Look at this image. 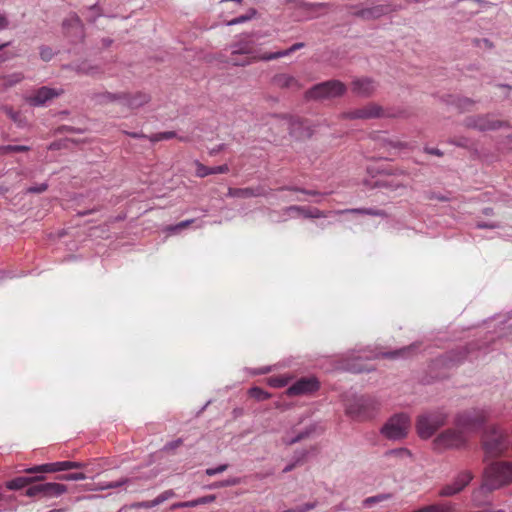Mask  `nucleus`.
I'll list each match as a JSON object with an SVG mask.
<instances>
[{
	"label": "nucleus",
	"instance_id": "nucleus-10",
	"mask_svg": "<svg viewBox=\"0 0 512 512\" xmlns=\"http://www.w3.org/2000/svg\"><path fill=\"white\" fill-rule=\"evenodd\" d=\"M67 492V486L56 482L31 484L26 491L27 497H38L43 499L58 498Z\"/></svg>",
	"mask_w": 512,
	"mask_h": 512
},
{
	"label": "nucleus",
	"instance_id": "nucleus-63",
	"mask_svg": "<svg viewBox=\"0 0 512 512\" xmlns=\"http://www.w3.org/2000/svg\"><path fill=\"white\" fill-rule=\"evenodd\" d=\"M282 215H283V221H286L290 218H298L300 217V215H298V211H288V207H286L283 212H282Z\"/></svg>",
	"mask_w": 512,
	"mask_h": 512
},
{
	"label": "nucleus",
	"instance_id": "nucleus-64",
	"mask_svg": "<svg viewBox=\"0 0 512 512\" xmlns=\"http://www.w3.org/2000/svg\"><path fill=\"white\" fill-rule=\"evenodd\" d=\"M449 143L456 145L458 147H467L469 144V140L467 138H459V139H451Z\"/></svg>",
	"mask_w": 512,
	"mask_h": 512
},
{
	"label": "nucleus",
	"instance_id": "nucleus-53",
	"mask_svg": "<svg viewBox=\"0 0 512 512\" xmlns=\"http://www.w3.org/2000/svg\"><path fill=\"white\" fill-rule=\"evenodd\" d=\"M475 227L477 229H497L500 228V224L495 221H477Z\"/></svg>",
	"mask_w": 512,
	"mask_h": 512
},
{
	"label": "nucleus",
	"instance_id": "nucleus-21",
	"mask_svg": "<svg viewBox=\"0 0 512 512\" xmlns=\"http://www.w3.org/2000/svg\"><path fill=\"white\" fill-rule=\"evenodd\" d=\"M376 89L375 82L370 78L356 79L352 83V91L358 96H370Z\"/></svg>",
	"mask_w": 512,
	"mask_h": 512
},
{
	"label": "nucleus",
	"instance_id": "nucleus-8",
	"mask_svg": "<svg viewBox=\"0 0 512 512\" xmlns=\"http://www.w3.org/2000/svg\"><path fill=\"white\" fill-rule=\"evenodd\" d=\"M467 443V436L459 428H448L438 434L433 441L436 450L462 449Z\"/></svg>",
	"mask_w": 512,
	"mask_h": 512
},
{
	"label": "nucleus",
	"instance_id": "nucleus-7",
	"mask_svg": "<svg viewBox=\"0 0 512 512\" xmlns=\"http://www.w3.org/2000/svg\"><path fill=\"white\" fill-rule=\"evenodd\" d=\"M377 410V402L369 396L354 397L346 403V414L356 420H367L373 417Z\"/></svg>",
	"mask_w": 512,
	"mask_h": 512
},
{
	"label": "nucleus",
	"instance_id": "nucleus-13",
	"mask_svg": "<svg viewBox=\"0 0 512 512\" xmlns=\"http://www.w3.org/2000/svg\"><path fill=\"white\" fill-rule=\"evenodd\" d=\"M472 479L473 474L471 471H462L456 476L452 483L446 484L440 489L439 495L442 497L454 496L463 491Z\"/></svg>",
	"mask_w": 512,
	"mask_h": 512
},
{
	"label": "nucleus",
	"instance_id": "nucleus-29",
	"mask_svg": "<svg viewBox=\"0 0 512 512\" xmlns=\"http://www.w3.org/2000/svg\"><path fill=\"white\" fill-rule=\"evenodd\" d=\"M343 212L360 213V214H366V215H371V216L386 217V212L384 210L375 209V208H354V209L344 210Z\"/></svg>",
	"mask_w": 512,
	"mask_h": 512
},
{
	"label": "nucleus",
	"instance_id": "nucleus-48",
	"mask_svg": "<svg viewBox=\"0 0 512 512\" xmlns=\"http://www.w3.org/2000/svg\"><path fill=\"white\" fill-rule=\"evenodd\" d=\"M371 13V19H378L387 12V8L383 5H376L369 7Z\"/></svg>",
	"mask_w": 512,
	"mask_h": 512
},
{
	"label": "nucleus",
	"instance_id": "nucleus-34",
	"mask_svg": "<svg viewBox=\"0 0 512 512\" xmlns=\"http://www.w3.org/2000/svg\"><path fill=\"white\" fill-rule=\"evenodd\" d=\"M279 191H293V192H299L302 194L310 195V196H319L322 195L320 192L316 190H308L305 188H300L297 186H283L278 189Z\"/></svg>",
	"mask_w": 512,
	"mask_h": 512
},
{
	"label": "nucleus",
	"instance_id": "nucleus-31",
	"mask_svg": "<svg viewBox=\"0 0 512 512\" xmlns=\"http://www.w3.org/2000/svg\"><path fill=\"white\" fill-rule=\"evenodd\" d=\"M307 456L306 450H301L299 452H296L293 457V462L286 465L283 469V473H288L292 471L305 457Z\"/></svg>",
	"mask_w": 512,
	"mask_h": 512
},
{
	"label": "nucleus",
	"instance_id": "nucleus-2",
	"mask_svg": "<svg viewBox=\"0 0 512 512\" xmlns=\"http://www.w3.org/2000/svg\"><path fill=\"white\" fill-rule=\"evenodd\" d=\"M510 446L507 434L497 426L487 427L482 436V448L485 453L484 461L501 456Z\"/></svg>",
	"mask_w": 512,
	"mask_h": 512
},
{
	"label": "nucleus",
	"instance_id": "nucleus-46",
	"mask_svg": "<svg viewBox=\"0 0 512 512\" xmlns=\"http://www.w3.org/2000/svg\"><path fill=\"white\" fill-rule=\"evenodd\" d=\"M268 383L272 387L281 388L288 384V380L282 376H274L269 378Z\"/></svg>",
	"mask_w": 512,
	"mask_h": 512
},
{
	"label": "nucleus",
	"instance_id": "nucleus-38",
	"mask_svg": "<svg viewBox=\"0 0 512 512\" xmlns=\"http://www.w3.org/2000/svg\"><path fill=\"white\" fill-rule=\"evenodd\" d=\"M290 54H292V51H290V47H289L288 49H285V50L264 54L261 57V59L265 60V61H270V60H274V59H278V58L289 56Z\"/></svg>",
	"mask_w": 512,
	"mask_h": 512
},
{
	"label": "nucleus",
	"instance_id": "nucleus-58",
	"mask_svg": "<svg viewBox=\"0 0 512 512\" xmlns=\"http://www.w3.org/2000/svg\"><path fill=\"white\" fill-rule=\"evenodd\" d=\"M195 507L194 500L184 501V502H176L171 505V510H177L182 508H193Z\"/></svg>",
	"mask_w": 512,
	"mask_h": 512
},
{
	"label": "nucleus",
	"instance_id": "nucleus-62",
	"mask_svg": "<svg viewBox=\"0 0 512 512\" xmlns=\"http://www.w3.org/2000/svg\"><path fill=\"white\" fill-rule=\"evenodd\" d=\"M129 482H130L129 478H121L120 480L109 482L110 489L122 487V486L128 484Z\"/></svg>",
	"mask_w": 512,
	"mask_h": 512
},
{
	"label": "nucleus",
	"instance_id": "nucleus-9",
	"mask_svg": "<svg viewBox=\"0 0 512 512\" xmlns=\"http://www.w3.org/2000/svg\"><path fill=\"white\" fill-rule=\"evenodd\" d=\"M345 91L344 83L339 80H329L311 87L306 92V97L314 100L332 99L343 95Z\"/></svg>",
	"mask_w": 512,
	"mask_h": 512
},
{
	"label": "nucleus",
	"instance_id": "nucleus-33",
	"mask_svg": "<svg viewBox=\"0 0 512 512\" xmlns=\"http://www.w3.org/2000/svg\"><path fill=\"white\" fill-rule=\"evenodd\" d=\"M255 15H256V10L255 9H250L248 11V13L233 18L227 24L229 26L242 24L244 22H247V21L251 20Z\"/></svg>",
	"mask_w": 512,
	"mask_h": 512
},
{
	"label": "nucleus",
	"instance_id": "nucleus-47",
	"mask_svg": "<svg viewBox=\"0 0 512 512\" xmlns=\"http://www.w3.org/2000/svg\"><path fill=\"white\" fill-rule=\"evenodd\" d=\"M40 58L43 60V61H50L53 56L55 55L54 51L52 50V48H50L49 46H45V45H42L40 48Z\"/></svg>",
	"mask_w": 512,
	"mask_h": 512
},
{
	"label": "nucleus",
	"instance_id": "nucleus-43",
	"mask_svg": "<svg viewBox=\"0 0 512 512\" xmlns=\"http://www.w3.org/2000/svg\"><path fill=\"white\" fill-rule=\"evenodd\" d=\"M474 350V345H469L468 347H465L463 349V351H460V356L457 357V361L460 362V361H463V360H466V359H470L472 360L473 358H478V354L473 356L472 355V352Z\"/></svg>",
	"mask_w": 512,
	"mask_h": 512
},
{
	"label": "nucleus",
	"instance_id": "nucleus-18",
	"mask_svg": "<svg viewBox=\"0 0 512 512\" xmlns=\"http://www.w3.org/2000/svg\"><path fill=\"white\" fill-rule=\"evenodd\" d=\"M228 195L237 198L267 197L269 191L262 186L246 188H229Z\"/></svg>",
	"mask_w": 512,
	"mask_h": 512
},
{
	"label": "nucleus",
	"instance_id": "nucleus-17",
	"mask_svg": "<svg viewBox=\"0 0 512 512\" xmlns=\"http://www.w3.org/2000/svg\"><path fill=\"white\" fill-rule=\"evenodd\" d=\"M494 490L495 489H492L491 483L483 478L482 484L478 488L474 489L471 494L472 505L474 507H483L489 505L491 503L490 494Z\"/></svg>",
	"mask_w": 512,
	"mask_h": 512
},
{
	"label": "nucleus",
	"instance_id": "nucleus-60",
	"mask_svg": "<svg viewBox=\"0 0 512 512\" xmlns=\"http://www.w3.org/2000/svg\"><path fill=\"white\" fill-rule=\"evenodd\" d=\"M182 439L181 438H178L176 440H173V441H170L168 443H166L163 447V449L165 451H171V450H174L176 448H178L181 444H182Z\"/></svg>",
	"mask_w": 512,
	"mask_h": 512
},
{
	"label": "nucleus",
	"instance_id": "nucleus-22",
	"mask_svg": "<svg viewBox=\"0 0 512 512\" xmlns=\"http://www.w3.org/2000/svg\"><path fill=\"white\" fill-rule=\"evenodd\" d=\"M272 84L278 88H292L299 90L301 88L298 80L290 74L279 73L273 76Z\"/></svg>",
	"mask_w": 512,
	"mask_h": 512
},
{
	"label": "nucleus",
	"instance_id": "nucleus-49",
	"mask_svg": "<svg viewBox=\"0 0 512 512\" xmlns=\"http://www.w3.org/2000/svg\"><path fill=\"white\" fill-rule=\"evenodd\" d=\"M288 211H298V215L304 218H311L310 207L292 205L288 207Z\"/></svg>",
	"mask_w": 512,
	"mask_h": 512
},
{
	"label": "nucleus",
	"instance_id": "nucleus-25",
	"mask_svg": "<svg viewBox=\"0 0 512 512\" xmlns=\"http://www.w3.org/2000/svg\"><path fill=\"white\" fill-rule=\"evenodd\" d=\"M227 172H229V167L227 164L214 167H207L201 164L200 162H196V175L201 178L212 174H223Z\"/></svg>",
	"mask_w": 512,
	"mask_h": 512
},
{
	"label": "nucleus",
	"instance_id": "nucleus-11",
	"mask_svg": "<svg viewBox=\"0 0 512 512\" xmlns=\"http://www.w3.org/2000/svg\"><path fill=\"white\" fill-rule=\"evenodd\" d=\"M412 452L405 447H399L387 450L382 455V465L385 468H395L402 465H407L412 461Z\"/></svg>",
	"mask_w": 512,
	"mask_h": 512
},
{
	"label": "nucleus",
	"instance_id": "nucleus-50",
	"mask_svg": "<svg viewBox=\"0 0 512 512\" xmlns=\"http://www.w3.org/2000/svg\"><path fill=\"white\" fill-rule=\"evenodd\" d=\"M317 507V502L314 501V502H309V503H306L302 506H299V507H296V508H293V509H287V510H284L282 512H307L309 510H312L314 508Z\"/></svg>",
	"mask_w": 512,
	"mask_h": 512
},
{
	"label": "nucleus",
	"instance_id": "nucleus-54",
	"mask_svg": "<svg viewBox=\"0 0 512 512\" xmlns=\"http://www.w3.org/2000/svg\"><path fill=\"white\" fill-rule=\"evenodd\" d=\"M158 505H160V504H159L157 498H155V499L149 500V501L137 502L133 506L135 508L150 509V508L156 507Z\"/></svg>",
	"mask_w": 512,
	"mask_h": 512
},
{
	"label": "nucleus",
	"instance_id": "nucleus-23",
	"mask_svg": "<svg viewBox=\"0 0 512 512\" xmlns=\"http://www.w3.org/2000/svg\"><path fill=\"white\" fill-rule=\"evenodd\" d=\"M150 100V96L145 93H136L134 95H130L124 93V99L122 100V106L127 107L129 109H137L144 104L148 103Z\"/></svg>",
	"mask_w": 512,
	"mask_h": 512
},
{
	"label": "nucleus",
	"instance_id": "nucleus-24",
	"mask_svg": "<svg viewBox=\"0 0 512 512\" xmlns=\"http://www.w3.org/2000/svg\"><path fill=\"white\" fill-rule=\"evenodd\" d=\"M456 510L457 505L455 503L446 501L423 506L412 512H455Z\"/></svg>",
	"mask_w": 512,
	"mask_h": 512
},
{
	"label": "nucleus",
	"instance_id": "nucleus-40",
	"mask_svg": "<svg viewBox=\"0 0 512 512\" xmlns=\"http://www.w3.org/2000/svg\"><path fill=\"white\" fill-rule=\"evenodd\" d=\"M58 479L62 481H81L87 479V476L82 472H76L60 475Z\"/></svg>",
	"mask_w": 512,
	"mask_h": 512
},
{
	"label": "nucleus",
	"instance_id": "nucleus-26",
	"mask_svg": "<svg viewBox=\"0 0 512 512\" xmlns=\"http://www.w3.org/2000/svg\"><path fill=\"white\" fill-rule=\"evenodd\" d=\"M316 429V425H310L308 427H306L303 431L297 433L295 436L293 437H284L282 439V442L287 445V446H291L293 444H296L306 438H308Z\"/></svg>",
	"mask_w": 512,
	"mask_h": 512
},
{
	"label": "nucleus",
	"instance_id": "nucleus-28",
	"mask_svg": "<svg viewBox=\"0 0 512 512\" xmlns=\"http://www.w3.org/2000/svg\"><path fill=\"white\" fill-rule=\"evenodd\" d=\"M392 498L390 493L378 494L375 496L367 497L362 501V506L364 508H371L373 505L389 500Z\"/></svg>",
	"mask_w": 512,
	"mask_h": 512
},
{
	"label": "nucleus",
	"instance_id": "nucleus-30",
	"mask_svg": "<svg viewBox=\"0 0 512 512\" xmlns=\"http://www.w3.org/2000/svg\"><path fill=\"white\" fill-rule=\"evenodd\" d=\"M29 150L30 147L26 145H3L0 147V154L7 155L10 153L27 152Z\"/></svg>",
	"mask_w": 512,
	"mask_h": 512
},
{
	"label": "nucleus",
	"instance_id": "nucleus-61",
	"mask_svg": "<svg viewBox=\"0 0 512 512\" xmlns=\"http://www.w3.org/2000/svg\"><path fill=\"white\" fill-rule=\"evenodd\" d=\"M252 53V48L251 47H248L247 45L245 46H241V45H237L235 46L232 54L233 55H237V54H251Z\"/></svg>",
	"mask_w": 512,
	"mask_h": 512
},
{
	"label": "nucleus",
	"instance_id": "nucleus-15",
	"mask_svg": "<svg viewBox=\"0 0 512 512\" xmlns=\"http://www.w3.org/2000/svg\"><path fill=\"white\" fill-rule=\"evenodd\" d=\"M382 116H384L383 109L373 103L342 114V117L347 119H373L380 118Z\"/></svg>",
	"mask_w": 512,
	"mask_h": 512
},
{
	"label": "nucleus",
	"instance_id": "nucleus-56",
	"mask_svg": "<svg viewBox=\"0 0 512 512\" xmlns=\"http://www.w3.org/2000/svg\"><path fill=\"white\" fill-rule=\"evenodd\" d=\"M227 468H228L227 464H221V465H218L217 467L207 468L205 473L208 476H214L216 474H219V473H222V472L226 471Z\"/></svg>",
	"mask_w": 512,
	"mask_h": 512
},
{
	"label": "nucleus",
	"instance_id": "nucleus-12",
	"mask_svg": "<svg viewBox=\"0 0 512 512\" xmlns=\"http://www.w3.org/2000/svg\"><path fill=\"white\" fill-rule=\"evenodd\" d=\"M85 467L83 462L77 461H59L53 463H46L41 465H35L24 471L28 474H43V473H55L59 471H66L70 469H80Z\"/></svg>",
	"mask_w": 512,
	"mask_h": 512
},
{
	"label": "nucleus",
	"instance_id": "nucleus-19",
	"mask_svg": "<svg viewBox=\"0 0 512 512\" xmlns=\"http://www.w3.org/2000/svg\"><path fill=\"white\" fill-rule=\"evenodd\" d=\"M43 479L41 474H34V476H19L5 482V489L11 491H18L25 487L31 486L35 482Z\"/></svg>",
	"mask_w": 512,
	"mask_h": 512
},
{
	"label": "nucleus",
	"instance_id": "nucleus-6",
	"mask_svg": "<svg viewBox=\"0 0 512 512\" xmlns=\"http://www.w3.org/2000/svg\"><path fill=\"white\" fill-rule=\"evenodd\" d=\"M410 417L405 413L391 416L381 427V435L391 441H400L407 437L410 429Z\"/></svg>",
	"mask_w": 512,
	"mask_h": 512
},
{
	"label": "nucleus",
	"instance_id": "nucleus-14",
	"mask_svg": "<svg viewBox=\"0 0 512 512\" xmlns=\"http://www.w3.org/2000/svg\"><path fill=\"white\" fill-rule=\"evenodd\" d=\"M319 389V381L315 377H303L294 382L287 389V395L298 396L310 394Z\"/></svg>",
	"mask_w": 512,
	"mask_h": 512
},
{
	"label": "nucleus",
	"instance_id": "nucleus-5",
	"mask_svg": "<svg viewBox=\"0 0 512 512\" xmlns=\"http://www.w3.org/2000/svg\"><path fill=\"white\" fill-rule=\"evenodd\" d=\"M489 417V411L483 408H474L459 412L454 419V424L463 433H473L480 430Z\"/></svg>",
	"mask_w": 512,
	"mask_h": 512
},
{
	"label": "nucleus",
	"instance_id": "nucleus-51",
	"mask_svg": "<svg viewBox=\"0 0 512 512\" xmlns=\"http://www.w3.org/2000/svg\"><path fill=\"white\" fill-rule=\"evenodd\" d=\"M352 15L364 20H371V13L369 7L357 8L352 12Z\"/></svg>",
	"mask_w": 512,
	"mask_h": 512
},
{
	"label": "nucleus",
	"instance_id": "nucleus-44",
	"mask_svg": "<svg viewBox=\"0 0 512 512\" xmlns=\"http://www.w3.org/2000/svg\"><path fill=\"white\" fill-rule=\"evenodd\" d=\"M63 28L67 29L69 27H75L77 29L81 28V20L77 15H72L70 18H67L62 23Z\"/></svg>",
	"mask_w": 512,
	"mask_h": 512
},
{
	"label": "nucleus",
	"instance_id": "nucleus-55",
	"mask_svg": "<svg viewBox=\"0 0 512 512\" xmlns=\"http://www.w3.org/2000/svg\"><path fill=\"white\" fill-rule=\"evenodd\" d=\"M47 188H48L47 183H40V184H36V185L28 187L27 192L32 193V194H39V193L46 191Z\"/></svg>",
	"mask_w": 512,
	"mask_h": 512
},
{
	"label": "nucleus",
	"instance_id": "nucleus-20",
	"mask_svg": "<svg viewBox=\"0 0 512 512\" xmlns=\"http://www.w3.org/2000/svg\"><path fill=\"white\" fill-rule=\"evenodd\" d=\"M59 93L52 88L49 87H41L39 88L33 96L30 97L29 103L32 106H43L48 101L52 100L53 98L57 97Z\"/></svg>",
	"mask_w": 512,
	"mask_h": 512
},
{
	"label": "nucleus",
	"instance_id": "nucleus-42",
	"mask_svg": "<svg viewBox=\"0 0 512 512\" xmlns=\"http://www.w3.org/2000/svg\"><path fill=\"white\" fill-rule=\"evenodd\" d=\"M7 116L15 122L19 127H24V122L20 116L19 112L14 111L12 108L5 107L4 108Z\"/></svg>",
	"mask_w": 512,
	"mask_h": 512
},
{
	"label": "nucleus",
	"instance_id": "nucleus-45",
	"mask_svg": "<svg viewBox=\"0 0 512 512\" xmlns=\"http://www.w3.org/2000/svg\"><path fill=\"white\" fill-rule=\"evenodd\" d=\"M23 75L21 73H14L5 77V85L7 87H12L23 80Z\"/></svg>",
	"mask_w": 512,
	"mask_h": 512
},
{
	"label": "nucleus",
	"instance_id": "nucleus-57",
	"mask_svg": "<svg viewBox=\"0 0 512 512\" xmlns=\"http://www.w3.org/2000/svg\"><path fill=\"white\" fill-rule=\"evenodd\" d=\"M175 496H176V494H175L174 490L168 489V490H165L164 492H162L161 494H159L156 498H157L159 504H162L166 500L171 499Z\"/></svg>",
	"mask_w": 512,
	"mask_h": 512
},
{
	"label": "nucleus",
	"instance_id": "nucleus-35",
	"mask_svg": "<svg viewBox=\"0 0 512 512\" xmlns=\"http://www.w3.org/2000/svg\"><path fill=\"white\" fill-rule=\"evenodd\" d=\"M302 129V123L300 121H293L290 124V134L296 138H301L304 135H309L306 130Z\"/></svg>",
	"mask_w": 512,
	"mask_h": 512
},
{
	"label": "nucleus",
	"instance_id": "nucleus-27",
	"mask_svg": "<svg viewBox=\"0 0 512 512\" xmlns=\"http://www.w3.org/2000/svg\"><path fill=\"white\" fill-rule=\"evenodd\" d=\"M96 97H97V101L99 103L118 102L120 105H122V100L124 99V93L104 92V93L98 94Z\"/></svg>",
	"mask_w": 512,
	"mask_h": 512
},
{
	"label": "nucleus",
	"instance_id": "nucleus-1",
	"mask_svg": "<svg viewBox=\"0 0 512 512\" xmlns=\"http://www.w3.org/2000/svg\"><path fill=\"white\" fill-rule=\"evenodd\" d=\"M420 350V343L415 342L411 345L393 350L388 352H378L370 347L360 348L358 350H353L349 356L348 360L353 361L352 363H348L346 368L354 373H361L364 371H370L371 368L368 367L367 364L362 363V360H371L375 358H388V359H406L413 355H415Z\"/></svg>",
	"mask_w": 512,
	"mask_h": 512
},
{
	"label": "nucleus",
	"instance_id": "nucleus-32",
	"mask_svg": "<svg viewBox=\"0 0 512 512\" xmlns=\"http://www.w3.org/2000/svg\"><path fill=\"white\" fill-rule=\"evenodd\" d=\"M176 136H177V134L175 131H165V132H159V133L152 134L151 136H149V140L152 143H155V142H159V141H163V140H169V139L175 138Z\"/></svg>",
	"mask_w": 512,
	"mask_h": 512
},
{
	"label": "nucleus",
	"instance_id": "nucleus-59",
	"mask_svg": "<svg viewBox=\"0 0 512 512\" xmlns=\"http://www.w3.org/2000/svg\"><path fill=\"white\" fill-rule=\"evenodd\" d=\"M214 500H215V496L214 495H207V496H203V497L194 499L195 507L199 506V505H204V504L211 503Z\"/></svg>",
	"mask_w": 512,
	"mask_h": 512
},
{
	"label": "nucleus",
	"instance_id": "nucleus-41",
	"mask_svg": "<svg viewBox=\"0 0 512 512\" xmlns=\"http://www.w3.org/2000/svg\"><path fill=\"white\" fill-rule=\"evenodd\" d=\"M76 71L85 75H94L98 72V69L87 62H83L77 66Z\"/></svg>",
	"mask_w": 512,
	"mask_h": 512
},
{
	"label": "nucleus",
	"instance_id": "nucleus-16",
	"mask_svg": "<svg viewBox=\"0 0 512 512\" xmlns=\"http://www.w3.org/2000/svg\"><path fill=\"white\" fill-rule=\"evenodd\" d=\"M467 128L479 131L497 130L502 127V122L492 120L488 116H471L467 117L464 122Z\"/></svg>",
	"mask_w": 512,
	"mask_h": 512
},
{
	"label": "nucleus",
	"instance_id": "nucleus-37",
	"mask_svg": "<svg viewBox=\"0 0 512 512\" xmlns=\"http://www.w3.org/2000/svg\"><path fill=\"white\" fill-rule=\"evenodd\" d=\"M195 222H196L195 219L184 220V221H181V222H179V223H177L175 225L168 226L166 230L169 233L176 234V233H179L182 229L190 226L192 223H195Z\"/></svg>",
	"mask_w": 512,
	"mask_h": 512
},
{
	"label": "nucleus",
	"instance_id": "nucleus-3",
	"mask_svg": "<svg viewBox=\"0 0 512 512\" xmlns=\"http://www.w3.org/2000/svg\"><path fill=\"white\" fill-rule=\"evenodd\" d=\"M448 419V413L443 409L425 412L418 416L416 430L421 439H429Z\"/></svg>",
	"mask_w": 512,
	"mask_h": 512
},
{
	"label": "nucleus",
	"instance_id": "nucleus-52",
	"mask_svg": "<svg viewBox=\"0 0 512 512\" xmlns=\"http://www.w3.org/2000/svg\"><path fill=\"white\" fill-rule=\"evenodd\" d=\"M457 107L462 111L469 110L474 105V101L470 98H459L456 103Z\"/></svg>",
	"mask_w": 512,
	"mask_h": 512
},
{
	"label": "nucleus",
	"instance_id": "nucleus-36",
	"mask_svg": "<svg viewBox=\"0 0 512 512\" xmlns=\"http://www.w3.org/2000/svg\"><path fill=\"white\" fill-rule=\"evenodd\" d=\"M249 395L258 401L266 400L270 397V394L264 391L260 387H252L249 389Z\"/></svg>",
	"mask_w": 512,
	"mask_h": 512
},
{
	"label": "nucleus",
	"instance_id": "nucleus-39",
	"mask_svg": "<svg viewBox=\"0 0 512 512\" xmlns=\"http://www.w3.org/2000/svg\"><path fill=\"white\" fill-rule=\"evenodd\" d=\"M240 483H241L240 478H238V477H230L228 479H225V480H222V481H219V482H215L212 485V487L213 488H224V487L235 486V485H238Z\"/></svg>",
	"mask_w": 512,
	"mask_h": 512
},
{
	"label": "nucleus",
	"instance_id": "nucleus-4",
	"mask_svg": "<svg viewBox=\"0 0 512 512\" xmlns=\"http://www.w3.org/2000/svg\"><path fill=\"white\" fill-rule=\"evenodd\" d=\"M483 477L491 483L492 489H500L512 483V462L492 461L483 472Z\"/></svg>",
	"mask_w": 512,
	"mask_h": 512
}]
</instances>
